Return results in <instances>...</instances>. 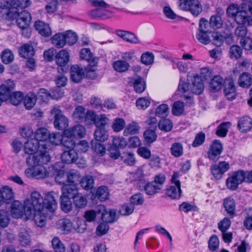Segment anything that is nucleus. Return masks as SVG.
Masks as SVG:
<instances>
[{
  "label": "nucleus",
  "instance_id": "obj_1",
  "mask_svg": "<svg viewBox=\"0 0 252 252\" xmlns=\"http://www.w3.org/2000/svg\"><path fill=\"white\" fill-rule=\"evenodd\" d=\"M25 215L26 216H31L35 211L43 210V198L37 191L31 193L30 197L24 202Z\"/></svg>",
  "mask_w": 252,
  "mask_h": 252
},
{
  "label": "nucleus",
  "instance_id": "obj_2",
  "mask_svg": "<svg viewBox=\"0 0 252 252\" xmlns=\"http://www.w3.org/2000/svg\"><path fill=\"white\" fill-rule=\"evenodd\" d=\"M50 160L48 153L45 150H40L38 153L30 155L26 159V163L32 167L39 166L46 164Z\"/></svg>",
  "mask_w": 252,
  "mask_h": 252
},
{
  "label": "nucleus",
  "instance_id": "obj_3",
  "mask_svg": "<svg viewBox=\"0 0 252 252\" xmlns=\"http://www.w3.org/2000/svg\"><path fill=\"white\" fill-rule=\"evenodd\" d=\"M10 14L12 15L13 19H15L17 25L19 28H26L29 27L32 20L30 13L26 10L19 12L16 8H11Z\"/></svg>",
  "mask_w": 252,
  "mask_h": 252
},
{
  "label": "nucleus",
  "instance_id": "obj_4",
  "mask_svg": "<svg viewBox=\"0 0 252 252\" xmlns=\"http://www.w3.org/2000/svg\"><path fill=\"white\" fill-rule=\"evenodd\" d=\"M51 114L54 117L55 127L60 130L66 129L68 126V120L63 115L62 111L58 107H54L51 110Z\"/></svg>",
  "mask_w": 252,
  "mask_h": 252
},
{
  "label": "nucleus",
  "instance_id": "obj_5",
  "mask_svg": "<svg viewBox=\"0 0 252 252\" xmlns=\"http://www.w3.org/2000/svg\"><path fill=\"white\" fill-rule=\"evenodd\" d=\"M180 175L178 172H174L171 181L173 185L167 189V195L172 199H177L181 196V184L179 178Z\"/></svg>",
  "mask_w": 252,
  "mask_h": 252
},
{
  "label": "nucleus",
  "instance_id": "obj_6",
  "mask_svg": "<svg viewBox=\"0 0 252 252\" xmlns=\"http://www.w3.org/2000/svg\"><path fill=\"white\" fill-rule=\"evenodd\" d=\"M80 56L81 59L86 60L89 63V66L86 67L87 71L95 72L99 61L98 58L94 57L88 48L82 49L80 51Z\"/></svg>",
  "mask_w": 252,
  "mask_h": 252
},
{
  "label": "nucleus",
  "instance_id": "obj_7",
  "mask_svg": "<svg viewBox=\"0 0 252 252\" xmlns=\"http://www.w3.org/2000/svg\"><path fill=\"white\" fill-rule=\"evenodd\" d=\"M180 8L183 10H189L195 16L202 11V6L197 0H180Z\"/></svg>",
  "mask_w": 252,
  "mask_h": 252
},
{
  "label": "nucleus",
  "instance_id": "obj_8",
  "mask_svg": "<svg viewBox=\"0 0 252 252\" xmlns=\"http://www.w3.org/2000/svg\"><path fill=\"white\" fill-rule=\"evenodd\" d=\"M25 173L28 177H33L37 179H44L49 176V169L44 165L28 168L25 170Z\"/></svg>",
  "mask_w": 252,
  "mask_h": 252
},
{
  "label": "nucleus",
  "instance_id": "obj_9",
  "mask_svg": "<svg viewBox=\"0 0 252 252\" xmlns=\"http://www.w3.org/2000/svg\"><path fill=\"white\" fill-rule=\"evenodd\" d=\"M245 173L242 171L235 172L227 179V188L232 190H235L239 184L245 181Z\"/></svg>",
  "mask_w": 252,
  "mask_h": 252
},
{
  "label": "nucleus",
  "instance_id": "obj_10",
  "mask_svg": "<svg viewBox=\"0 0 252 252\" xmlns=\"http://www.w3.org/2000/svg\"><path fill=\"white\" fill-rule=\"evenodd\" d=\"M247 4L242 3L240 5V11L235 17L236 22L239 24L252 25V17L247 15Z\"/></svg>",
  "mask_w": 252,
  "mask_h": 252
},
{
  "label": "nucleus",
  "instance_id": "obj_11",
  "mask_svg": "<svg viewBox=\"0 0 252 252\" xmlns=\"http://www.w3.org/2000/svg\"><path fill=\"white\" fill-rule=\"evenodd\" d=\"M58 197V194L54 191H51L46 194L43 204L46 211L54 212L57 208L56 198Z\"/></svg>",
  "mask_w": 252,
  "mask_h": 252
},
{
  "label": "nucleus",
  "instance_id": "obj_12",
  "mask_svg": "<svg viewBox=\"0 0 252 252\" xmlns=\"http://www.w3.org/2000/svg\"><path fill=\"white\" fill-rule=\"evenodd\" d=\"M45 149L44 144H40L34 138L28 139L25 143L24 151L29 155L34 154L38 150Z\"/></svg>",
  "mask_w": 252,
  "mask_h": 252
},
{
  "label": "nucleus",
  "instance_id": "obj_13",
  "mask_svg": "<svg viewBox=\"0 0 252 252\" xmlns=\"http://www.w3.org/2000/svg\"><path fill=\"white\" fill-rule=\"evenodd\" d=\"M222 151V146L218 140L214 141L207 152L209 158L213 161L219 160Z\"/></svg>",
  "mask_w": 252,
  "mask_h": 252
},
{
  "label": "nucleus",
  "instance_id": "obj_14",
  "mask_svg": "<svg viewBox=\"0 0 252 252\" xmlns=\"http://www.w3.org/2000/svg\"><path fill=\"white\" fill-rule=\"evenodd\" d=\"M15 85L11 80H8L0 85V97L5 101L7 100L14 89Z\"/></svg>",
  "mask_w": 252,
  "mask_h": 252
},
{
  "label": "nucleus",
  "instance_id": "obj_15",
  "mask_svg": "<svg viewBox=\"0 0 252 252\" xmlns=\"http://www.w3.org/2000/svg\"><path fill=\"white\" fill-rule=\"evenodd\" d=\"M229 168V164L225 161L219 162L212 165L211 170L213 176L217 179L221 178L222 175Z\"/></svg>",
  "mask_w": 252,
  "mask_h": 252
},
{
  "label": "nucleus",
  "instance_id": "obj_16",
  "mask_svg": "<svg viewBox=\"0 0 252 252\" xmlns=\"http://www.w3.org/2000/svg\"><path fill=\"white\" fill-rule=\"evenodd\" d=\"M85 128L82 125H77L70 128L65 129L63 136L66 137H79L81 138L85 134Z\"/></svg>",
  "mask_w": 252,
  "mask_h": 252
},
{
  "label": "nucleus",
  "instance_id": "obj_17",
  "mask_svg": "<svg viewBox=\"0 0 252 252\" xmlns=\"http://www.w3.org/2000/svg\"><path fill=\"white\" fill-rule=\"evenodd\" d=\"M47 211L44 209L43 210H39V211H35L33 212L32 215L30 217L26 216L28 219L33 218L35 223L39 227H43L45 226L46 221V215Z\"/></svg>",
  "mask_w": 252,
  "mask_h": 252
},
{
  "label": "nucleus",
  "instance_id": "obj_18",
  "mask_svg": "<svg viewBox=\"0 0 252 252\" xmlns=\"http://www.w3.org/2000/svg\"><path fill=\"white\" fill-rule=\"evenodd\" d=\"M224 87V93L227 99L229 100L234 99L236 96V93L233 80L231 78L226 79Z\"/></svg>",
  "mask_w": 252,
  "mask_h": 252
},
{
  "label": "nucleus",
  "instance_id": "obj_19",
  "mask_svg": "<svg viewBox=\"0 0 252 252\" xmlns=\"http://www.w3.org/2000/svg\"><path fill=\"white\" fill-rule=\"evenodd\" d=\"M90 72L87 71L86 67L84 69L78 65H73L70 67L71 78L73 82L78 83L82 79L85 73Z\"/></svg>",
  "mask_w": 252,
  "mask_h": 252
},
{
  "label": "nucleus",
  "instance_id": "obj_20",
  "mask_svg": "<svg viewBox=\"0 0 252 252\" xmlns=\"http://www.w3.org/2000/svg\"><path fill=\"white\" fill-rule=\"evenodd\" d=\"M55 60L56 63L61 67L58 68V72L63 71L62 67L65 66L69 60V53L65 50H61L56 54Z\"/></svg>",
  "mask_w": 252,
  "mask_h": 252
},
{
  "label": "nucleus",
  "instance_id": "obj_21",
  "mask_svg": "<svg viewBox=\"0 0 252 252\" xmlns=\"http://www.w3.org/2000/svg\"><path fill=\"white\" fill-rule=\"evenodd\" d=\"M13 198V193L11 188L4 187L0 189V206L4 203H9Z\"/></svg>",
  "mask_w": 252,
  "mask_h": 252
},
{
  "label": "nucleus",
  "instance_id": "obj_22",
  "mask_svg": "<svg viewBox=\"0 0 252 252\" xmlns=\"http://www.w3.org/2000/svg\"><path fill=\"white\" fill-rule=\"evenodd\" d=\"M78 193V189L76 186L65 185L62 187L61 196L73 199Z\"/></svg>",
  "mask_w": 252,
  "mask_h": 252
},
{
  "label": "nucleus",
  "instance_id": "obj_23",
  "mask_svg": "<svg viewBox=\"0 0 252 252\" xmlns=\"http://www.w3.org/2000/svg\"><path fill=\"white\" fill-rule=\"evenodd\" d=\"M100 211H103L101 214V219L105 223H112L115 221L116 212L114 209H105L103 206H100Z\"/></svg>",
  "mask_w": 252,
  "mask_h": 252
},
{
  "label": "nucleus",
  "instance_id": "obj_24",
  "mask_svg": "<svg viewBox=\"0 0 252 252\" xmlns=\"http://www.w3.org/2000/svg\"><path fill=\"white\" fill-rule=\"evenodd\" d=\"M11 212L14 218L19 219L25 214L24 205L18 201H14L11 206Z\"/></svg>",
  "mask_w": 252,
  "mask_h": 252
},
{
  "label": "nucleus",
  "instance_id": "obj_25",
  "mask_svg": "<svg viewBox=\"0 0 252 252\" xmlns=\"http://www.w3.org/2000/svg\"><path fill=\"white\" fill-rule=\"evenodd\" d=\"M34 27L38 33L42 36L48 37L52 34V31L49 25L44 22L41 21L35 22Z\"/></svg>",
  "mask_w": 252,
  "mask_h": 252
},
{
  "label": "nucleus",
  "instance_id": "obj_26",
  "mask_svg": "<svg viewBox=\"0 0 252 252\" xmlns=\"http://www.w3.org/2000/svg\"><path fill=\"white\" fill-rule=\"evenodd\" d=\"M62 160L66 163H72L77 160L78 155L74 149L64 151L61 156Z\"/></svg>",
  "mask_w": 252,
  "mask_h": 252
},
{
  "label": "nucleus",
  "instance_id": "obj_27",
  "mask_svg": "<svg viewBox=\"0 0 252 252\" xmlns=\"http://www.w3.org/2000/svg\"><path fill=\"white\" fill-rule=\"evenodd\" d=\"M238 84L241 87L248 88L252 85V77L250 73L244 72L239 77Z\"/></svg>",
  "mask_w": 252,
  "mask_h": 252
},
{
  "label": "nucleus",
  "instance_id": "obj_28",
  "mask_svg": "<svg viewBox=\"0 0 252 252\" xmlns=\"http://www.w3.org/2000/svg\"><path fill=\"white\" fill-rule=\"evenodd\" d=\"M204 88V85L200 77L198 75L194 76L191 87L192 93L197 94H200L203 92Z\"/></svg>",
  "mask_w": 252,
  "mask_h": 252
},
{
  "label": "nucleus",
  "instance_id": "obj_29",
  "mask_svg": "<svg viewBox=\"0 0 252 252\" xmlns=\"http://www.w3.org/2000/svg\"><path fill=\"white\" fill-rule=\"evenodd\" d=\"M134 90L137 93L141 94L146 88V83L144 79L139 76L133 78L131 80Z\"/></svg>",
  "mask_w": 252,
  "mask_h": 252
},
{
  "label": "nucleus",
  "instance_id": "obj_30",
  "mask_svg": "<svg viewBox=\"0 0 252 252\" xmlns=\"http://www.w3.org/2000/svg\"><path fill=\"white\" fill-rule=\"evenodd\" d=\"M117 34L119 36L127 42L134 44L138 43L139 42L138 38L136 37L134 34L129 32L118 31H117Z\"/></svg>",
  "mask_w": 252,
  "mask_h": 252
},
{
  "label": "nucleus",
  "instance_id": "obj_31",
  "mask_svg": "<svg viewBox=\"0 0 252 252\" xmlns=\"http://www.w3.org/2000/svg\"><path fill=\"white\" fill-rule=\"evenodd\" d=\"M19 53L21 57L28 58L33 56L35 51L32 46L29 44H25L20 48Z\"/></svg>",
  "mask_w": 252,
  "mask_h": 252
},
{
  "label": "nucleus",
  "instance_id": "obj_32",
  "mask_svg": "<svg viewBox=\"0 0 252 252\" xmlns=\"http://www.w3.org/2000/svg\"><path fill=\"white\" fill-rule=\"evenodd\" d=\"M252 126V121L248 116L244 117L239 121L238 126L242 132H246L250 130Z\"/></svg>",
  "mask_w": 252,
  "mask_h": 252
},
{
  "label": "nucleus",
  "instance_id": "obj_33",
  "mask_svg": "<svg viewBox=\"0 0 252 252\" xmlns=\"http://www.w3.org/2000/svg\"><path fill=\"white\" fill-rule=\"evenodd\" d=\"M140 129V126L136 122H131L126 126L124 131V135L127 136L129 135H134L138 133Z\"/></svg>",
  "mask_w": 252,
  "mask_h": 252
},
{
  "label": "nucleus",
  "instance_id": "obj_34",
  "mask_svg": "<svg viewBox=\"0 0 252 252\" xmlns=\"http://www.w3.org/2000/svg\"><path fill=\"white\" fill-rule=\"evenodd\" d=\"M129 63L124 60H118L113 63L114 69L119 73L125 72L129 69Z\"/></svg>",
  "mask_w": 252,
  "mask_h": 252
},
{
  "label": "nucleus",
  "instance_id": "obj_35",
  "mask_svg": "<svg viewBox=\"0 0 252 252\" xmlns=\"http://www.w3.org/2000/svg\"><path fill=\"white\" fill-rule=\"evenodd\" d=\"M73 204L78 209L84 208L87 204V199L85 195L79 192L73 198Z\"/></svg>",
  "mask_w": 252,
  "mask_h": 252
},
{
  "label": "nucleus",
  "instance_id": "obj_36",
  "mask_svg": "<svg viewBox=\"0 0 252 252\" xmlns=\"http://www.w3.org/2000/svg\"><path fill=\"white\" fill-rule=\"evenodd\" d=\"M72 225L70 220L66 219L59 220L56 224L57 229L63 233L69 231L72 228Z\"/></svg>",
  "mask_w": 252,
  "mask_h": 252
},
{
  "label": "nucleus",
  "instance_id": "obj_37",
  "mask_svg": "<svg viewBox=\"0 0 252 252\" xmlns=\"http://www.w3.org/2000/svg\"><path fill=\"white\" fill-rule=\"evenodd\" d=\"M37 98L35 94L33 93L28 94L24 98H23L24 104L26 109H31L35 105Z\"/></svg>",
  "mask_w": 252,
  "mask_h": 252
},
{
  "label": "nucleus",
  "instance_id": "obj_38",
  "mask_svg": "<svg viewBox=\"0 0 252 252\" xmlns=\"http://www.w3.org/2000/svg\"><path fill=\"white\" fill-rule=\"evenodd\" d=\"M49 132L45 128H39L34 133V138L38 142H43L49 138Z\"/></svg>",
  "mask_w": 252,
  "mask_h": 252
},
{
  "label": "nucleus",
  "instance_id": "obj_39",
  "mask_svg": "<svg viewBox=\"0 0 252 252\" xmlns=\"http://www.w3.org/2000/svg\"><path fill=\"white\" fill-rule=\"evenodd\" d=\"M51 40L52 44L58 48H63L66 44L64 33H56Z\"/></svg>",
  "mask_w": 252,
  "mask_h": 252
},
{
  "label": "nucleus",
  "instance_id": "obj_40",
  "mask_svg": "<svg viewBox=\"0 0 252 252\" xmlns=\"http://www.w3.org/2000/svg\"><path fill=\"white\" fill-rule=\"evenodd\" d=\"M86 110L82 106H78L75 108L72 113V118L76 121H83L85 119Z\"/></svg>",
  "mask_w": 252,
  "mask_h": 252
},
{
  "label": "nucleus",
  "instance_id": "obj_41",
  "mask_svg": "<svg viewBox=\"0 0 252 252\" xmlns=\"http://www.w3.org/2000/svg\"><path fill=\"white\" fill-rule=\"evenodd\" d=\"M223 83V79L220 76H216L212 80L210 83V90L213 92H217L220 91Z\"/></svg>",
  "mask_w": 252,
  "mask_h": 252
},
{
  "label": "nucleus",
  "instance_id": "obj_42",
  "mask_svg": "<svg viewBox=\"0 0 252 252\" xmlns=\"http://www.w3.org/2000/svg\"><path fill=\"white\" fill-rule=\"evenodd\" d=\"M79 183L83 189L86 190H89L94 187V180L92 176L86 175L81 178Z\"/></svg>",
  "mask_w": 252,
  "mask_h": 252
},
{
  "label": "nucleus",
  "instance_id": "obj_43",
  "mask_svg": "<svg viewBox=\"0 0 252 252\" xmlns=\"http://www.w3.org/2000/svg\"><path fill=\"white\" fill-rule=\"evenodd\" d=\"M220 15L212 16L210 20V25L214 28H220L221 27L223 21L221 15L224 14V11L221 9H219Z\"/></svg>",
  "mask_w": 252,
  "mask_h": 252
},
{
  "label": "nucleus",
  "instance_id": "obj_44",
  "mask_svg": "<svg viewBox=\"0 0 252 252\" xmlns=\"http://www.w3.org/2000/svg\"><path fill=\"white\" fill-rule=\"evenodd\" d=\"M81 176L79 172L74 169L69 170L67 172V182L72 184H77L80 182Z\"/></svg>",
  "mask_w": 252,
  "mask_h": 252
},
{
  "label": "nucleus",
  "instance_id": "obj_45",
  "mask_svg": "<svg viewBox=\"0 0 252 252\" xmlns=\"http://www.w3.org/2000/svg\"><path fill=\"white\" fill-rule=\"evenodd\" d=\"M161 189L160 185H156L153 182H148L145 184L144 186V190L148 195H153L159 191Z\"/></svg>",
  "mask_w": 252,
  "mask_h": 252
},
{
  "label": "nucleus",
  "instance_id": "obj_46",
  "mask_svg": "<svg viewBox=\"0 0 252 252\" xmlns=\"http://www.w3.org/2000/svg\"><path fill=\"white\" fill-rule=\"evenodd\" d=\"M96 196L101 201L107 200L109 197V191L106 186H100L96 191Z\"/></svg>",
  "mask_w": 252,
  "mask_h": 252
},
{
  "label": "nucleus",
  "instance_id": "obj_47",
  "mask_svg": "<svg viewBox=\"0 0 252 252\" xmlns=\"http://www.w3.org/2000/svg\"><path fill=\"white\" fill-rule=\"evenodd\" d=\"M126 126V122L123 118H118L114 119L112 123L111 127L114 131L118 132L122 130Z\"/></svg>",
  "mask_w": 252,
  "mask_h": 252
},
{
  "label": "nucleus",
  "instance_id": "obj_48",
  "mask_svg": "<svg viewBox=\"0 0 252 252\" xmlns=\"http://www.w3.org/2000/svg\"><path fill=\"white\" fill-rule=\"evenodd\" d=\"M95 139L97 141L104 142L108 139L109 134L104 128H97L94 132Z\"/></svg>",
  "mask_w": 252,
  "mask_h": 252
},
{
  "label": "nucleus",
  "instance_id": "obj_49",
  "mask_svg": "<svg viewBox=\"0 0 252 252\" xmlns=\"http://www.w3.org/2000/svg\"><path fill=\"white\" fill-rule=\"evenodd\" d=\"M224 207L227 214L233 215L235 210V203L233 199L231 198H226L223 202Z\"/></svg>",
  "mask_w": 252,
  "mask_h": 252
},
{
  "label": "nucleus",
  "instance_id": "obj_50",
  "mask_svg": "<svg viewBox=\"0 0 252 252\" xmlns=\"http://www.w3.org/2000/svg\"><path fill=\"white\" fill-rule=\"evenodd\" d=\"M109 119L105 115L102 114L97 116L94 125L97 128H103L109 123Z\"/></svg>",
  "mask_w": 252,
  "mask_h": 252
},
{
  "label": "nucleus",
  "instance_id": "obj_51",
  "mask_svg": "<svg viewBox=\"0 0 252 252\" xmlns=\"http://www.w3.org/2000/svg\"><path fill=\"white\" fill-rule=\"evenodd\" d=\"M230 126L231 123L230 122H223L221 123L217 128L216 134L219 137H225Z\"/></svg>",
  "mask_w": 252,
  "mask_h": 252
},
{
  "label": "nucleus",
  "instance_id": "obj_52",
  "mask_svg": "<svg viewBox=\"0 0 252 252\" xmlns=\"http://www.w3.org/2000/svg\"><path fill=\"white\" fill-rule=\"evenodd\" d=\"M52 247L55 252H65V248L60 239L55 237L52 240Z\"/></svg>",
  "mask_w": 252,
  "mask_h": 252
},
{
  "label": "nucleus",
  "instance_id": "obj_53",
  "mask_svg": "<svg viewBox=\"0 0 252 252\" xmlns=\"http://www.w3.org/2000/svg\"><path fill=\"white\" fill-rule=\"evenodd\" d=\"M155 56L149 52L144 53L141 56V63L146 65L152 64L154 62Z\"/></svg>",
  "mask_w": 252,
  "mask_h": 252
},
{
  "label": "nucleus",
  "instance_id": "obj_54",
  "mask_svg": "<svg viewBox=\"0 0 252 252\" xmlns=\"http://www.w3.org/2000/svg\"><path fill=\"white\" fill-rule=\"evenodd\" d=\"M19 241L23 246L31 244V237L28 232L24 229H21L19 235Z\"/></svg>",
  "mask_w": 252,
  "mask_h": 252
},
{
  "label": "nucleus",
  "instance_id": "obj_55",
  "mask_svg": "<svg viewBox=\"0 0 252 252\" xmlns=\"http://www.w3.org/2000/svg\"><path fill=\"white\" fill-rule=\"evenodd\" d=\"M60 199L62 210L65 213L70 212L72 209V203L70 199L61 196Z\"/></svg>",
  "mask_w": 252,
  "mask_h": 252
},
{
  "label": "nucleus",
  "instance_id": "obj_56",
  "mask_svg": "<svg viewBox=\"0 0 252 252\" xmlns=\"http://www.w3.org/2000/svg\"><path fill=\"white\" fill-rule=\"evenodd\" d=\"M2 62L5 64H9L14 60V55L12 52L9 49H5L1 54Z\"/></svg>",
  "mask_w": 252,
  "mask_h": 252
},
{
  "label": "nucleus",
  "instance_id": "obj_57",
  "mask_svg": "<svg viewBox=\"0 0 252 252\" xmlns=\"http://www.w3.org/2000/svg\"><path fill=\"white\" fill-rule=\"evenodd\" d=\"M158 126L160 129L166 132L171 131L173 127L172 122L168 119L161 120L158 123Z\"/></svg>",
  "mask_w": 252,
  "mask_h": 252
},
{
  "label": "nucleus",
  "instance_id": "obj_58",
  "mask_svg": "<svg viewBox=\"0 0 252 252\" xmlns=\"http://www.w3.org/2000/svg\"><path fill=\"white\" fill-rule=\"evenodd\" d=\"M170 150L172 155L175 157H180L183 154V147L182 144L180 143H173Z\"/></svg>",
  "mask_w": 252,
  "mask_h": 252
},
{
  "label": "nucleus",
  "instance_id": "obj_59",
  "mask_svg": "<svg viewBox=\"0 0 252 252\" xmlns=\"http://www.w3.org/2000/svg\"><path fill=\"white\" fill-rule=\"evenodd\" d=\"M9 99L11 104L14 105H18L23 100V95L20 92H13L11 93Z\"/></svg>",
  "mask_w": 252,
  "mask_h": 252
},
{
  "label": "nucleus",
  "instance_id": "obj_60",
  "mask_svg": "<svg viewBox=\"0 0 252 252\" xmlns=\"http://www.w3.org/2000/svg\"><path fill=\"white\" fill-rule=\"evenodd\" d=\"M64 35L65 39V43L69 45L75 44L78 40V36L76 33L70 31L65 32Z\"/></svg>",
  "mask_w": 252,
  "mask_h": 252
},
{
  "label": "nucleus",
  "instance_id": "obj_61",
  "mask_svg": "<svg viewBox=\"0 0 252 252\" xmlns=\"http://www.w3.org/2000/svg\"><path fill=\"white\" fill-rule=\"evenodd\" d=\"M184 111V104L180 101L175 102L172 106V112L173 115L179 116L183 114Z\"/></svg>",
  "mask_w": 252,
  "mask_h": 252
},
{
  "label": "nucleus",
  "instance_id": "obj_62",
  "mask_svg": "<svg viewBox=\"0 0 252 252\" xmlns=\"http://www.w3.org/2000/svg\"><path fill=\"white\" fill-rule=\"evenodd\" d=\"M127 145V141L123 137L116 136L113 138L112 146L119 149H123Z\"/></svg>",
  "mask_w": 252,
  "mask_h": 252
},
{
  "label": "nucleus",
  "instance_id": "obj_63",
  "mask_svg": "<svg viewBox=\"0 0 252 252\" xmlns=\"http://www.w3.org/2000/svg\"><path fill=\"white\" fill-rule=\"evenodd\" d=\"M134 209V206L130 203L126 204L122 206L120 210L119 213L123 216H128L132 213Z\"/></svg>",
  "mask_w": 252,
  "mask_h": 252
},
{
  "label": "nucleus",
  "instance_id": "obj_64",
  "mask_svg": "<svg viewBox=\"0 0 252 252\" xmlns=\"http://www.w3.org/2000/svg\"><path fill=\"white\" fill-rule=\"evenodd\" d=\"M122 158L125 163L129 165H133L135 162L134 154L130 152H124L122 154Z\"/></svg>",
  "mask_w": 252,
  "mask_h": 252
}]
</instances>
